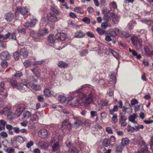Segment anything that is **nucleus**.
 Wrapping results in <instances>:
<instances>
[{
    "label": "nucleus",
    "instance_id": "obj_1",
    "mask_svg": "<svg viewBox=\"0 0 153 153\" xmlns=\"http://www.w3.org/2000/svg\"><path fill=\"white\" fill-rule=\"evenodd\" d=\"M87 85H84L78 90L73 92L71 94V99L69 101H71L70 104L73 106H85L91 104L95 96V94L90 92L86 94L82 93V90L86 88Z\"/></svg>",
    "mask_w": 153,
    "mask_h": 153
},
{
    "label": "nucleus",
    "instance_id": "obj_2",
    "mask_svg": "<svg viewBox=\"0 0 153 153\" xmlns=\"http://www.w3.org/2000/svg\"><path fill=\"white\" fill-rule=\"evenodd\" d=\"M11 84L13 88H16L22 92H24L27 91V88H29L27 84V82L25 79H22L21 82L18 84L15 80L11 81Z\"/></svg>",
    "mask_w": 153,
    "mask_h": 153
},
{
    "label": "nucleus",
    "instance_id": "obj_3",
    "mask_svg": "<svg viewBox=\"0 0 153 153\" xmlns=\"http://www.w3.org/2000/svg\"><path fill=\"white\" fill-rule=\"evenodd\" d=\"M60 13V12L58 10H51L50 13L47 14V19L50 22H57L58 20L57 16L59 15Z\"/></svg>",
    "mask_w": 153,
    "mask_h": 153
},
{
    "label": "nucleus",
    "instance_id": "obj_4",
    "mask_svg": "<svg viewBox=\"0 0 153 153\" xmlns=\"http://www.w3.org/2000/svg\"><path fill=\"white\" fill-rule=\"evenodd\" d=\"M102 12L104 15V18L106 20L108 19L109 18L111 17L113 18V21L114 22L118 21L119 17L116 15L111 14L110 13L109 10H103Z\"/></svg>",
    "mask_w": 153,
    "mask_h": 153
},
{
    "label": "nucleus",
    "instance_id": "obj_5",
    "mask_svg": "<svg viewBox=\"0 0 153 153\" xmlns=\"http://www.w3.org/2000/svg\"><path fill=\"white\" fill-rule=\"evenodd\" d=\"M134 144H139L141 146V153H148L147 147L143 141L141 140L140 141L137 139H135L134 140Z\"/></svg>",
    "mask_w": 153,
    "mask_h": 153
},
{
    "label": "nucleus",
    "instance_id": "obj_6",
    "mask_svg": "<svg viewBox=\"0 0 153 153\" xmlns=\"http://www.w3.org/2000/svg\"><path fill=\"white\" fill-rule=\"evenodd\" d=\"M131 41L133 45L137 49H139L142 46V40L135 36H133L131 38Z\"/></svg>",
    "mask_w": 153,
    "mask_h": 153
},
{
    "label": "nucleus",
    "instance_id": "obj_7",
    "mask_svg": "<svg viewBox=\"0 0 153 153\" xmlns=\"http://www.w3.org/2000/svg\"><path fill=\"white\" fill-rule=\"evenodd\" d=\"M14 3L13 4V9L15 10H27L28 9V5L24 7L23 8L21 7L19 5L21 4V1L20 0H14Z\"/></svg>",
    "mask_w": 153,
    "mask_h": 153
},
{
    "label": "nucleus",
    "instance_id": "obj_8",
    "mask_svg": "<svg viewBox=\"0 0 153 153\" xmlns=\"http://www.w3.org/2000/svg\"><path fill=\"white\" fill-rule=\"evenodd\" d=\"M39 134L41 138H44L50 135V134L47 130L45 129H42L40 131Z\"/></svg>",
    "mask_w": 153,
    "mask_h": 153
},
{
    "label": "nucleus",
    "instance_id": "obj_9",
    "mask_svg": "<svg viewBox=\"0 0 153 153\" xmlns=\"http://www.w3.org/2000/svg\"><path fill=\"white\" fill-rule=\"evenodd\" d=\"M71 125L69 122L68 119L65 120L63 121L62 124V128L64 129L65 128L70 129L71 128Z\"/></svg>",
    "mask_w": 153,
    "mask_h": 153
},
{
    "label": "nucleus",
    "instance_id": "obj_10",
    "mask_svg": "<svg viewBox=\"0 0 153 153\" xmlns=\"http://www.w3.org/2000/svg\"><path fill=\"white\" fill-rule=\"evenodd\" d=\"M31 70L36 76L37 78H39L40 76L41 71L40 68L38 66H35Z\"/></svg>",
    "mask_w": 153,
    "mask_h": 153
},
{
    "label": "nucleus",
    "instance_id": "obj_11",
    "mask_svg": "<svg viewBox=\"0 0 153 153\" xmlns=\"http://www.w3.org/2000/svg\"><path fill=\"white\" fill-rule=\"evenodd\" d=\"M27 84L29 88H27V91L28 90V88H29L30 87L33 90H39L41 89V87L39 85L34 84L32 83H30L29 84L27 83Z\"/></svg>",
    "mask_w": 153,
    "mask_h": 153
},
{
    "label": "nucleus",
    "instance_id": "obj_12",
    "mask_svg": "<svg viewBox=\"0 0 153 153\" xmlns=\"http://www.w3.org/2000/svg\"><path fill=\"white\" fill-rule=\"evenodd\" d=\"M66 35L64 33H58L56 35V38L58 40L63 41L65 39Z\"/></svg>",
    "mask_w": 153,
    "mask_h": 153
},
{
    "label": "nucleus",
    "instance_id": "obj_13",
    "mask_svg": "<svg viewBox=\"0 0 153 153\" xmlns=\"http://www.w3.org/2000/svg\"><path fill=\"white\" fill-rule=\"evenodd\" d=\"M24 110V108L22 107L21 106L18 107L15 111V116L17 117H19Z\"/></svg>",
    "mask_w": 153,
    "mask_h": 153
},
{
    "label": "nucleus",
    "instance_id": "obj_14",
    "mask_svg": "<svg viewBox=\"0 0 153 153\" xmlns=\"http://www.w3.org/2000/svg\"><path fill=\"white\" fill-rule=\"evenodd\" d=\"M48 33V29L44 28H40L38 33V36L44 35Z\"/></svg>",
    "mask_w": 153,
    "mask_h": 153
},
{
    "label": "nucleus",
    "instance_id": "obj_15",
    "mask_svg": "<svg viewBox=\"0 0 153 153\" xmlns=\"http://www.w3.org/2000/svg\"><path fill=\"white\" fill-rule=\"evenodd\" d=\"M137 117L136 113H134L132 115H130L128 117V120L134 124H137V121L135 120Z\"/></svg>",
    "mask_w": 153,
    "mask_h": 153
},
{
    "label": "nucleus",
    "instance_id": "obj_16",
    "mask_svg": "<svg viewBox=\"0 0 153 153\" xmlns=\"http://www.w3.org/2000/svg\"><path fill=\"white\" fill-rule=\"evenodd\" d=\"M0 57L2 59H8L10 58V55L7 51H4L0 55Z\"/></svg>",
    "mask_w": 153,
    "mask_h": 153
},
{
    "label": "nucleus",
    "instance_id": "obj_17",
    "mask_svg": "<svg viewBox=\"0 0 153 153\" xmlns=\"http://www.w3.org/2000/svg\"><path fill=\"white\" fill-rule=\"evenodd\" d=\"M11 107L10 106L5 107L2 110V113L6 116L8 115V114L11 111Z\"/></svg>",
    "mask_w": 153,
    "mask_h": 153
},
{
    "label": "nucleus",
    "instance_id": "obj_18",
    "mask_svg": "<svg viewBox=\"0 0 153 153\" xmlns=\"http://www.w3.org/2000/svg\"><path fill=\"white\" fill-rule=\"evenodd\" d=\"M85 34L81 31H79L76 32L74 35V37L76 38H82L84 37Z\"/></svg>",
    "mask_w": 153,
    "mask_h": 153
},
{
    "label": "nucleus",
    "instance_id": "obj_19",
    "mask_svg": "<svg viewBox=\"0 0 153 153\" xmlns=\"http://www.w3.org/2000/svg\"><path fill=\"white\" fill-rule=\"evenodd\" d=\"M13 14L11 13H7L5 15V19L9 22H11L13 19Z\"/></svg>",
    "mask_w": 153,
    "mask_h": 153
},
{
    "label": "nucleus",
    "instance_id": "obj_20",
    "mask_svg": "<svg viewBox=\"0 0 153 153\" xmlns=\"http://www.w3.org/2000/svg\"><path fill=\"white\" fill-rule=\"evenodd\" d=\"M20 55L23 56V57H26L28 55V53L25 48H21L20 51Z\"/></svg>",
    "mask_w": 153,
    "mask_h": 153
},
{
    "label": "nucleus",
    "instance_id": "obj_21",
    "mask_svg": "<svg viewBox=\"0 0 153 153\" xmlns=\"http://www.w3.org/2000/svg\"><path fill=\"white\" fill-rule=\"evenodd\" d=\"M31 113L28 111H26L24 112L22 114L23 119H28L31 115Z\"/></svg>",
    "mask_w": 153,
    "mask_h": 153
},
{
    "label": "nucleus",
    "instance_id": "obj_22",
    "mask_svg": "<svg viewBox=\"0 0 153 153\" xmlns=\"http://www.w3.org/2000/svg\"><path fill=\"white\" fill-rule=\"evenodd\" d=\"M129 51L131 53L132 55L134 56L135 57L137 58L138 59H140L142 57L141 55L140 54H138L137 53L133 50H131V49L129 48Z\"/></svg>",
    "mask_w": 153,
    "mask_h": 153
},
{
    "label": "nucleus",
    "instance_id": "obj_23",
    "mask_svg": "<svg viewBox=\"0 0 153 153\" xmlns=\"http://www.w3.org/2000/svg\"><path fill=\"white\" fill-rule=\"evenodd\" d=\"M7 122L4 120H0V130H4L5 129V126H6Z\"/></svg>",
    "mask_w": 153,
    "mask_h": 153
},
{
    "label": "nucleus",
    "instance_id": "obj_24",
    "mask_svg": "<svg viewBox=\"0 0 153 153\" xmlns=\"http://www.w3.org/2000/svg\"><path fill=\"white\" fill-rule=\"evenodd\" d=\"M44 96L46 97H50L52 95V94L50 90L47 88H45L44 91Z\"/></svg>",
    "mask_w": 153,
    "mask_h": 153
},
{
    "label": "nucleus",
    "instance_id": "obj_25",
    "mask_svg": "<svg viewBox=\"0 0 153 153\" xmlns=\"http://www.w3.org/2000/svg\"><path fill=\"white\" fill-rule=\"evenodd\" d=\"M129 140L127 138H123L122 140L121 145L123 146H127L129 143Z\"/></svg>",
    "mask_w": 153,
    "mask_h": 153
},
{
    "label": "nucleus",
    "instance_id": "obj_26",
    "mask_svg": "<svg viewBox=\"0 0 153 153\" xmlns=\"http://www.w3.org/2000/svg\"><path fill=\"white\" fill-rule=\"evenodd\" d=\"M82 121L80 120H77L74 123V126L76 128H78L82 124Z\"/></svg>",
    "mask_w": 153,
    "mask_h": 153
},
{
    "label": "nucleus",
    "instance_id": "obj_27",
    "mask_svg": "<svg viewBox=\"0 0 153 153\" xmlns=\"http://www.w3.org/2000/svg\"><path fill=\"white\" fill-rule=\"evenodd\" d=\"M109 5L111 9H113L114 10L117 9V4L116 2L113 1L111 2Z\"/></svg>",
    "mask_w": 153,
    "mask_h": 153
},
{
    "label": "nucleus",
    "instance_id": "obj_28",
    "mask_svg": "<svg viewBox=\"0 0 153 153\" xmlns=\"http://www.w3.org/2000/svg\"><path fill=\"white\" fill-rule=\"evenodd\" d=\"M38 117L36 114H33L32 117L30 119V123H32L33 121H37L38 120Z\"/></svg>",
    "mask_w": 153,
    "mask_h": 153
},
{
    "label": "nucleus",
    "instance_id": "obj_29",
    "mask_svg": "<svg viewBox=\"0 0 153 153\" xmlns=\"http://www.w3.org/2000/svg\"><path fill=\"white\" fill-rule=\"evenodd\" d=\"M57 65L61 68H66L67 66L66 63L62 61H59L57 63Z\"/></svg>",
    "mask_w": 153,
    "mask_h": 153
},
{
    "label": "nucleus",
    "instance_id": "obj_30",
    "mask_svg": "<svg viewBox=\"0 0 153 153\" xmlns=\"http://www.w3.org/2000/svg\"><path fill=\"white\" fill-rule=\"evenodd\" d=\"M56 39L53 35H51L48 37V41L50 43H53L54 42Z\"/></svg>",
    "mask_w": 153,
    "mask_h": 153
},
{
    "label": "nucleus",
    "instance_id": "obj_31",
    "mask_svg": "<svg viewBox=\"0 0 153 153\" xmlns=\"http://www.w3.org/2000/svg\"><path fill=\"white\" fill-rule=\"evenodd\" d=\"M111 24L108 22H103L101 25V27L103 29H106L108 27H111Z\"/></svg>",
    "mask_w": 153,
    "mask_h": 153
},
{
    "label": "nucleus",
    "instance_id": "obj_32",
    "mask_svg": "<svg viewBox=\"0 0 153 153\" xmlns=\"http://www.w3.org/2000/svg\"><path fill=\"white\" fill-rule=\"evenodd\" d=\"M117 115L116 114L113 115L111 119V123L113 124L116 123L117 122Z\"/></svg>",
    "mask_w": 153,
    "mask_h": 153
},
{
    "label": "nucleus",
    "instance_id": "obj_33",
    "mask_svg": "<svg viewBox=\"0 0 153 153\" xmlns=\"http://www.w3.org/2000/svg\"><path fill=\"white\" fill-rule=\"evenodd\" d=\"M1 65L3 68H4L7 67L8 64L7 61L5 60L4 59L1 61Z\"/></svg>",
    "mask_w": 153,
    "mask_h": 153
},
{
    "label": "nucleus",
    "instance_id": "obj_34",
    "mask_svg": "<svg viewBox=\"0 0 153 153\" xmlns=\"http://www.w3.org/2000/svg\"><path fill=\"white\" fill-rule=\"evenodd\" d=\"M7 118L10 120L13 119L16 117L15 116V113L11 112V111L9 112V114H8V115H7Z\"/></svg>",
    "mask_w": 153,
    "mask_h": 153
},
{
    "label": "nucleus",
    "instance_id": "obj_35",
    "mask_svg": "<svg viewBox=\"0 0 153 153\" xmlns=\"http://www.w3.org/2000/svg\"><path fill=\"white\" fill-rule=\"evenodd\" d=\"M37 34L34 31H31L30 34V36L33 38V39L35 40H36L38 38L37 37Z\"/></svg>",
    "mask_w": 153,
    "mask_h": 153
},
{
    "label": "nucleus",
    "instance_id": "obj_36",
    "mask_svg": "<svg viewBox=\"0 0 153 153\" xmlns=\"http://www.w3.org/2000/svg\"><path fill=\"white\" fill-rule=\"evenodd\" d=\"M52 149L54 151H57L59 148V145L57 142L54 143L52 146Z\"/></svg>",
    "mask_w": 153,
    "mask_h": 153
},
{
    "label": "nucleus",
    "instance_id": "obj_37",
    "mask_svg": "<svg viewBox=\"0 0 153 153\" xmlns=\"http://www.w3.org/2000/svg\"><path fill=\"white\" fill-rule=\"evenodd\" d=\"M136 23L134 21L130 22L128 25V27L129 29H131L133 28L134 26L136 25Z\"/></svg>",
    "mask_w": 153,
    "mask_h": 153
},
{
    "label": "nucleus",
    "instance_id": "obj_38",
    "mask_svg": "<svg viewBox=\"0 0 153 153\" xmlns=\"http://www.w3.org/2000/svg\"><path fill=\"white\" fill-rule=\"evenodd\" d=\"M110 143V140L106 138L104 139L102 142V144L104 146L107 147L109 146Z\"/></svg>",
    "mask_w": 153,
    "mask_h": 153
},
{
    "label": "nucleus",
    "instance_id": "obj_39",
    "mask_svg": "<svg viewBox=\"0 0 153 153\" xmlns=\"http://www.w3.org/2000/svg\"><path fill=\"white\" fill-rule=\"evenodd\" d=\"M7 153H14L15 152V149L12 147H8L4 150Z\"/></svg>",
    "mask_w": 153,
    "mask_h": 153
},
{
    "label": "nucleus",
    "instance_id": "obj_40",
    "mask_svg": "<svg viewBox=\"0 0 153 153\" xmlns=\"http://www.w3.org/2000/svg\"><path fill=\"white\" fill-rule=\"evenodd\" d=\"M4 84L3 83H0V94L1 95H4L3 94L4 88Z\"/></svg>",
    "mask_w": 153,
    "mask_h": 153
},
{
    "label": "nucleus",
    "instance_id": "obj_41",
    "mask_svg": "<svg viewBox=\"0 0 153 153\" xmlns=\"http://www.w3.org/2000/svg\"><path fill=\"white\" fill-rule=\"evenodd\" d=\"M109 78L110 81L113 82V85H114L116 82V77L115 75H111L110 76Z\"/></svg>",
    "mask_w": 153,
    "mask_h": 153
},
{
    "label": "nucleus",
    "instance_id": "obj_42",
    "mask_svg": "<svg viewBox=\"0 0 153 153\" xmlns=\"http://www.w3.org/2000/svg\"><path fill=\"white\" fill-rule=\"evenodd\" d=\"M16 139L20 143H22L25 141V138L20 136H18Z\"/></svg>",
    "mask_w": 153,
    "mask_h": 153
},
{
    "label": "nucleus",
    "instance_id": "obj_43",
    "mask_svg": "<svg viewBox=\"0 0 153 153\" xmlns=\"http://www.w3.org/2000/svg\"><path fill=\"white\" fill-rule=\"evenodd\" d=\"M109 51L117 59L118 58V55L115 51L110 48H109Z\"/></svg>",
    "mask_w": 153,
    "mask_h": 153
},
{
    "label": "nucleus",
    "instance_id": "obj_44",
    "mask_svg": "<svg viewBox=\"0 0 153 153\" xmlns=\"http://www.w3.org/2000/svg\"><path fill=\"white\" fill-rule=\"evenodd\" d=\"M59 101L62 103H65L66 100V97L63 96H59Z\"/></svg>",
    "mask_w": 153,
    "mask_h": 153
},
{
    "label": "nucleus",
    "instance_id": "obj_45",
    "mask_svg": "<svg viewBox=\"0 0 153 153\" xmlns=\"http://www.w3.org/2000/svg\"><path fill=\"white\" fill-rule=\"evenodd\" d=\"M127 130L128 132H133L135 131L134 127H132L130 125H128L127 127Z\"/></svg>",
    "mask_w": 153,
    "mask_h": 153
},
{
    "label": "nucleus",
    "instance_id": "obj_46",
    "mask_svg": "<svg viewBox=\"0 0 153 153\" xmlns=\"http://www.w3.org/2000/svg\"><path fill=\"white\" fill-rule=\"evenodd\" d=\"M144 128V126L143 125H137L135 127V131H138L140 129H143Z\"/></svg>",
    "mask_w": 153,
    "mask_h": 153
},
{
    "label": "nucleus",
    "instance_id": "obj_47",
    "mask_svg": "<svg viewBox=\"0 0 153 153\" xmlns=\"http://www.w3.org/2000/svg\"><path fill=\"white\" fill-rule=\"evenodd\" d=\"M33 144V142L31 140L27 143L26 144V147L27 148L29 149L30 148L31 146H32Z\"/></svg>",
    "mask_w": 153,
    "mask_h": 153
},
{
    "label": "nucleus",
    "instance_id": "obj_48",
    "mask_svg": "<svg viewBox=\"0 0 153 153\" xmlns=\"http://www.w3.org/2000/svg\"><path fill=\"white\" fill-rule=\"evenodd\" d=\"M25 67H28L31 64V62L29 60L25 61L23 63Z\"/></svg>",
    "mask_w": 153,
    "mask_h": 153
},
{
    "label": "nucleus",
    "instance_id": "obj_49",
    "mask_svg": "<svg viewBox=\"0 0 153 153\" xmlns=\"http://www.w3.org/2000/svg\"><path fill=\"white\" fill-rule=\"evenodd\" d=\"M82 21L88 24L90 23V19L88 17H85L82 19Z\"/></svg>",
    "mask_w": 153,
    "mask_h": 153
},
{
    "label": "nucleus",
    "instance_id": "obj_50",
    "mask_svg": "<svg viewBox=\"0 0 153 153\" xmlns=\"http://www.w3.org/2000/svg\"><path fill=\"white\" fill-rule=\"evenodd\" d=\"M44 62L43 60H41L39 61H35L32 62V65H40L43 63Z\"/></svg>",
    "mask_w": 153,
    "mask_h": 153
},
{
    "label": "nucleus",
    "instance_id": "obj_51",
    "mask_svg": "<svg viewBox=\"0 0 153 153\" xmlns=\"http://www.w3.org/2000/svg\"><path fill=\"white\" fill-rule=\"evenodd\" d=\"M121 34L126 38H128L130 36V34L129 33L125 31H122L121 33Z\"/></svg>",
    "mask_w": 153,
    "mask_h": 153
},
{
    "label": "nucleus",
    "instance_id": "obj_52",
    "mask_svg": "<svg viewBox=\"0 0 153 153\" xmlns=\"http://www.w3.org/2000/svg\"><path fill=\"white\" fill-rule=\"evenodd\" d=\"M109 34L111 36L115 37L117 36L116 33H115L114 30H110L108 31Z\"/></svg>",
    "mask_w": 153,
    "mask_h": 153
},
{
    "label": "nucleus",
    "instance_id": "obj_53",
    "mask_svg": "<svg viewBox=\"0 0 153 153\" xmlns=\"http://www.w3.org/2000/svg\"><path fill=\"white\" fill-rule=\"evenodd\" d=\"M17 140L16 138L15 137H14L11 139V143L13 146H16Z\"/></svg>",
    "mask_w": 153,
    "mask_h": 153
},
{
    "label": "nucleus",
    "instance_id": "obj_54",
    "mask_svg": "<svg viewBox=\"0 0 153 153\" xmlns=\"http://www.w3.org/2000/svg\"><path fill=\"white\" fill-rule=\"evenodd\" d=\"M0 135L4 138H7L8 137L7 133L5 131H3L0 133Z\"/></svg>",
    "mask_w": 153,
    "mask_h": 153
},
{
    "label": "nucleus",
    "instance_id": "obj_55",
    "mask_svg": "<svg viewBox=\"0 0 153 153\" xmlns=\"http://www.w3.org/2000/svg\"><path fill=\"white\" fill-rule=\"evenodd\" d=\"M53 46L54 48L56 50H60L62 49V48L59 47V44L58 42L55 43Z\"/></svg>",
    "mask_w": 153,
    "mask_h": 153
},
{
    "label": "nucleus",
    "instance_id": "obj_56",
    "mask_svg": "<svg viewBox=\"0 0 153 153\" xmlns=\"http://www.w3.org/2000/svg\"><path fill=\"white\" fill-rule=\"evenodd\" d=\"M17 30L19 33H21L22 34H24L25 33V30L24 28L18 27L17 29Z\"/></svg>",
    "mask_w": 153,
    "mask_h": 153
},
{
    "label": "nucleus",
    "instance_id": "obj_57",
    "mask_svg": "<svg viewBox=\"0 0 153 153\" xmlns=\"http://www.w3.org/2000/svg\"><path fill=\"white\" fill-rule=\"evenodd\" d=\"M97 115V112L96 111H91V118H93Z\"/></svg>",
    "mask_w": 153,
    "mask_h": 153
},
{
    "label": "nucleus",
    "instance_id": "obj_58",
    "mask_svg": "<svg viewBox=\"0 0 153 153\" xmlns=\"http://www.w3.org/2000/svg\"><path fill=\"white\" fill-rule=\"evenodd\" d=\"M20 54H19L18 52H16L15 53L13 54V56L15 59L17 60L19 58Z\"/></svg>",
    "mask_w": 153,
    "mask_h": 153
},
{
    "label": "nucleus",
    "instance_id": "obj_59",
    "mask_svg": "<svg viewBox=\"0 0 153 153\" xmlns=\"http://www.w3.org/2000/svg\"><path fill=\"white\" fill-rule=\"evenodd\" d=\"M97 31L99 34L101 35L104 34L105 33V31L100 28H97Z\"/></svg>",
    "mask_w": 153,
    "mask_h": 153
},
{
    "label": "nucleus",
    "instance_id": "obj_60",
    "mask_svg": "<svg viewBox=\"0 0 153 153\" xmlns=\"http://www.w3.org/2000/svg\"><path fill=\"white\" fill-rule=\"evenodd\" d=\"M123 149V147L122 146L119 145L116 148V150L119 152H121Z\"/></svg>",
    "mask_w": 153,
    "mask_h": 153
},
{
    "label": "nucleus",
    "instance_id": "obj_61",
    "mask_svg": "<svg viewBox=\"0 0 153 153\" xmlns=\"http://www.w3.org/2000/svg\"><path fill=\"white\" fill-rule=\"evenodd\" d=\"M22 74L21 72L18 71L14 75V76L16 77H20V76H22Z\"/></svg>",
    "mask_w": 153,
    "mask_h": 153
},
{
    "label": "nucleus",
    "instance_id": "obj_62",
    "mask_svg": "<svg viewBox=\"0 0 153 153\" xmlns=\"http://www.w3.org/2000/svg\"><path fill=\"white\" fill-rule=\"evenodd\" d=\"M24 26L27 28L32 27L30 22H26L24 25Z\"/></svg>",
    "mask_w": 153,
    "mask_h": 153
},
{
    "label": "nucleus",
    "instance_id": "obj_63",
    "mask_svg": "<svg viewBox=\"0 0 153 153\" xmlns=\"http://www.w3.org/2000/svg\"><path fill=\"white\" fill-rule=\"evenodd\" d=\"M37 22V20L36 19H33L30 22L32 26L33 27L35 26Z\"/></svg>",
    "mask_w": 153,
    "mask_h": 153
},
{
    "label": "nucleus",
    "instance_id": "obj_64",
    "mask_svg": "<svg viewBox=\"0 0 153 153\" xmlns=\"http://www.w3.org/2000/svg\"><path fill=\"white\" fill-rule=\"evenodd\" d=\"M71 153H78V152L76 148L75 147H73L71 149Z\"/></svg>",
    "mask_w": 153,
    "mask_h": 153
}]
</instances>
